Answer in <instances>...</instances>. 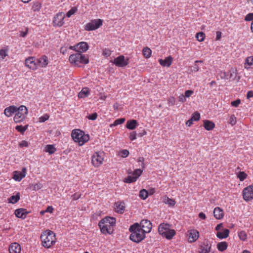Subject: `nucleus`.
Here are the masks:
<instances>
[{
  "mask_svg": "<svg viewBox=\"0 0 253 253\" xmlns=\"http://www.w3.org/2000/svg\"><path fill=\"white\" fill-rule=\"evenodd\" d=\"M102 23L103 20L100 19L92 20L85 25L84 29L86 31L94 30L99 28Z\"/></svg>",
  "mask_w": 253,
  "mask_h": 253,
  "instance_id": "nucleus-8",
  "label": "nucleus"
},
{
  "mask_svg": "<svg viewBox=\"0 0 253 253\" xmlns=\"http://www.w3.org/2000/svg\"><path fill=\"white\" fill-rule=\"evenodd\" d=\"M89 90L87 87L83 88L79 93L78 96L79 98H84L87 97L89 94Z\"/></svg>",
  "mask_w": 253,
  "mask_h": 253,
  "instance_id": "nucleus-31",
  "label": "nucleus"
},
{
  "mask_svg": "<svg viewBox=\"0 0 253 253\" xmlns=\"http://www.w3.org/2000/svg\"><path fill=\"white\" fill-rule=\"evenodd\" d=\"M42 187V184L41 183H38L36 184H33L31 186V188L33 190H38L40 189Z\"/></svg>",
  "mask_w": 253,
  "mask_h": 253,
  "instance_id": "nucleus-47",
  "label": "nucleus"
},
{
  "mask_svg": "<svg viewBox=\"0 0 253 253\" xmlns=\"http://www.w3.org/2000/svg\"><path fill=\"white\" fill-rule=\"evenodd\" d=\"M173 58L171 56L167 57L164 60L160 59L159 60V63L163 67H169L172 62Z\"/></svg>",
  "mask_w": 253,
  "mask_h": 253,
  "instance_id": "nucleus-19",
  "label": "nucleus"
},
{
  "mask_svg": "<svg viewBox=\"0 0 253 253\" xmlns=\"http://www.w3.org/2000/svg\"><path fill=\"white\" fill-rule=\"evenodd\" d=\"M28 213L29 212L27 211L26 209L23 208L17 209L15 211V214L16 217L22 219H25Z\"/></svg>",
  "mask_w": 253,
  "mask_h": 253,
  "instance_id": "nucleus-18",
  "label": "nucleus"
},
{
  "mask_svg": "<svg viewBox=\"0 0 253 253\" xmlns=\"http://www.w3.org/2000/svg\"><path fill=\"white\" fill-rule=\"evenodd\" d=\"M28 127V125H26L24 126L21 125L17 126L15 127V129L18 131L20 132L21 134H24V132L27 129Z\"/></svg>",
  "mask_w": 253,
  "mask_h": 253,
  "instance_id": "nucleus-35",
  "label": "nucleus"
},
{
  "mask_svg": "<svg viewBox=\"0 0 253 253\" xmlns=\"http://www.w3.org/2000/svg\"><path fill=\"white\" fill-rule=\"evenodd\" d=\"M169 104L170 106L174 105L175 104V100L173 97H171L169 100Z\"/></svg>",
  "mask_w": 253,
  "mask_h": 253,
  "instance_id": "nucleus-63",
  "label": "nucleus"
},
{
  "mask_svg": "<svg viewBox=\"0 0 253 253\" xmlns=\"http://www.w3.org/2000/svg\"><path fill=\"white\" fill-rule=\"evenodd\" d=\"M230 231L229 229H225L223 232H218L216 234V236L219 239L226 238L229 236Z\"/></svg>",
  "mask_w": 253,
  "mask_h": 253,
  "instance_id": "nucleus-27",
  "label": "nucleus"
},
{
  "mask_svg": "<svg viewBox=\"0 0 253 253\" xmlns=\"http://www.w3.org/2000/svg\"><path fill=\"white\" fill-rule=\"evenodd\" d=\"M245 20L247 21H253V13H250L248 14L246 16Z\"/></svg>",
  "mask_w": 253,
  "mask_h": 253,
  "instance_id": "nucleus-50",
  "label": "nucleus"
},
{
  "mask_svg": "<svg viewBox=\"0 0 253 253\" xmlns=\"http://www.w3.org/2000/svg\"><path fill=\"white\" fill-rule=\"evenodd\" d=\"M193 93V91L191 90H187L185 91L184 96L186 97H189Z\"/></svg>",
  "mask_w": 253,
  "mask_h": 253,
  "instance_id": "nucleus-57",
  "label": "nucleus"
},
{
  "mask_svg": "<svg viewBox=\"0 0 253 253\" xmlns=\"http://www.w3.org/2000/svg\"><path fill=\"white\" fill-rule=\"evenodd\" d=\"M69 60L71 64L78 67H80L81 64H86L89 62L88 57L82 54L81 52L71 55L69 56Z\"/></svg>",
  "mask_w": 253,
  "mask_h": 253,
  "instance_id": "nucleus-4",
  "label": "nucleus"
},
{
  "mask_svg": "<svg viewBox=\"0 0 253 253\" xmlns=\"http://www.w3.org/2000/svg\"><path fill=\"white\" fill-rule=\"evenodd\" d=\"M142 173V170L140 169H136L133 172V175L135 177H137V179L141 175Z\"/></svg>",
  "mask_w": 253,
  "mask_h": 253,
  "instance_id": "nucleus-46",
  "label": "nucleus"
},
{
  "mask_svg": "<svg viewBox=\"0 0 253 253\" xmlns=\"http://www.w3.org/2000/svg\"><path fill=\"white\" fill-rule=\"evenodd\" d=\"M238 236L241 240L245 241L247 239V235L245 231H241L239 232Z\"/></svg>",
  "mask_w": 253,
  "mask_h": 253,
  "instance_id": "nucleus-43",
  "label": "nucleus"
},
{
  "mask_svg": "<svg viewBox=\"0 0 253 253\" xmlns=\"http://www.w3.org/2000/svg\"><path fill=\"white\" fill-rule=\"evenodd\" d=\"M242 194L244 200L247 202L253 199V184L245 188Z\"/></svg>",
  "mask_w": 253,
  "mask_h": 253,
  "instance_id": "nucleus-9",
  "label": "nucleus"
},
{
  "mask_svg": "<svg viewBox=\"0 0 253 253\" xmlns=\"http://www.w3.org/2000/svg\"><path fill=\"white\" fill-rule=\"evenodd\" d=\"M102 154V153L95 152L92 156L91 161L95 167H98L102 164L103 160Z\"/></svg>",
  "mask_w": 253,
  "mask_h": 253,
  "instance_id": "nucleus-12",
  "label": "nucleus"
},
{
  "mask_svg": "<svg viewBox=\"0 0 253 253\" xmlns=\"http://www.w3.org/2000/svg\"><path fill=\"white\" fill-rule=\"evenodd\" d=\"M49 116L48 115L45 114L39 118V121L42 123L44 122L45 121L49 119Z\"/></svg>",
  "mask_w": 253,
  "mask_h": 253,
  "instance_id": "nucleus-49",
  "label": "nucleus"
},
{
  "mask_svg": "<svg viewBox=\"0 0 253 253\" xmlns=\"http://www.w3.org/2000/svg\"><path fill=\"white\" fill-rule=\"evenodd\" d=\"M203 122V126L207 130H211L213 129L215 126L214 124L212 121L209 120H204Z\"/></svg>",
  "mask_w": 253,
  "mask_h": 253,
  "instance_id": "nucleus-25",
  "label": "nucleus"
},
{
  "mask_svg": "<svg viewBox=\"0 0 253 253\" xmlns=\"http://www.w3.org/2000/svg\"><path fill=\"white\" fill-rule=\"evenodd\" d=\"M77 47H79L78 50V52L82 53V52H85L88 49V45L86 42H81L77 45Z\"/></svg>",
  "mask_w": 253,
  "mask_h": 253,
  "instance_id": "nucleus-24",
  "label": "nucleus"
},
{
  "mask_svg": "<svg viewBox=\"0 0 253 253\" xmlns=\"http://www.w3.org/2000/svg\"><path fill=\"white\" fill-rule=\"evenodd\" d=\"M129 230L131 232L129 239L135 243H138L145 238V233L139 228L138 223L130 226Z\"/></svg>",
  "mask_w": 253,
  "mask_h": 253,
  "instance_id": "nucleus-2",
  "label": "nucleus"
},
{
  "mask_svg": "<svg viewBox=\"0 0 253 253\" xmlns=\"http://www.w3.org/2000/svg\"><path fill=\"white\" fill-rule=\"evenodd\" d=\"M137 180V177H135L134 176H128L127 177L125 178L124 181L126 183H130L135 181Z\"/></svg>",
  "mask_w": 253,
  "mask_h": 253,
  "instance_id": "nucleus-38",
  "label": "nucleus"
},
{
  "mask_svg": "<svg viewBox=\"0 0 253 253\" xmlns=\"http://www.w3.org/2000/svg\"><path fill=\"white\" fill-rule=\"evenodd\" d=\"M199 70V66L197 64V63H195V64L190 67V71L191 72H198Z\"/></svg>",
  "mask_w": 253,
  "mask_h": 253,
  "instance_id": "nucleus-51",
  "label": "nucleus"
},
{
  "mask_svg": "<svg viewBox=\"0 0 253 253\" xmlns=\"http://www.w3.org/2000/svg\"><path fill=\"white\" fill-rule=\"evenodd\" d=\"M139 195L141 199L145 200L148 197V193L146 190L142 189L140 191Z\"/></svg>",
  "mask_w": 253,
  "mask_h": 253,
  "instance_id": "nucleus-37",
  "label": "nucleus"
},
{
  "mask_svg": "<svg viewBox=\"0 0 253 253\" xmlns=\"http://www.w3.org/2000/svg\"><path fill=\"white\" fill-rule=\"evenodd\" d=\"M127 60H125L124 56L121 55L116 58L113 63L118 67H124L128 64Z\"/></svg>",
  "mask_w": 253,
  "mask_h": 253,
  "instance_id": "nucleus-13",
  "label": "nucleus"
},
{
  "mask_svg": "<svg viewBox=\"0 0 253 253\" xmlns=\"http://www.w3.org/2000/svg\"><path fill=\"white\" fill-rule=\"evenodd\" d=\"M169 227V224L164 223H161L158 228L159 234L169 240L171 239L176 233L174 229H170Z\"/></svg>",
  "mask_w": 253,
  "mask_h": 253,
  "instance_id": "nucleus-6",
  "label": "nucleus"
},
{
  "mask_svg": "<svg viewBox=\"0 0 253 253\" xmlns=\"http://www.w3.org/2000/svg\"><path fill=\"white\" fill-rule=\"evenodd\" d=\"M191 119L193 121H199L200 119V113L196 111L194 113V114L192 115Z\"/></svg>",
  "mask_w": 253,
  "mask_h": 253,
  "instance_id": "nucleus-44",
  "label": "nucleus"
},
{
  "mask_svg": "<svg viewBox=\"0 0 253 253\" xmlns=\"http://www.w3.org/2000/svg\"><path fill=\"white\" fill-rule=\"evenodd\" d=\"M253 97V91L252 90L249 91L247 93V97L248 99Z\"/></svg>",
  "mask_w": 253,
  "mask_h": 253,
  "instance_id": "nucleus-64",
  "label": "nucleus"
},
{
  "mask_svg": "<svg viewBox=\"0 0 253 253\" xmlns=\"http://www.w3.org/2000/svg\"><path fill=\"white\" fill-rule=\"evenodd\" d=\"M17 108V107L15 106H10L4 109V114L6 116L9 117L11 116L13 113L16 112Z\"/></svg>",
  "mask_w": 253,
  "mask_h": 253,
  "instance_id": "nucleus-22",
  "label": "nucleus"
},
{
  "mask_svg": "<svg viewBox=\"0 0 253 253\" xmlns=\"http://www.w3.org/2000/svg\"><path fill=\"white\" fill-rule=\"evenodd\" d=\"M138 125V123L135 120H131L127 121L126 124V127L129 129L133 130Z\"/></svg>",
  "mask_w": 253,
  "mask_h": 253,
  "instance_id": "nucleus-26",
  "label": "nucleus"
},
{
  "mask_svg": "<svg viewBox=\"0 0 253 253\" xmlns=\"http://www.w3.org/2000/svg\"><path fill=\"white\" fill-rule=\"evenodd\" d=\"M38 62L42 67H45L48 63V58L45 55L42 56L38 59Z\"/></svg>",
  "mask_w": 253,
  "mask_h": 253,
  "instance_id": "nucleus-28",
  "label": "nucleus"
},
{
  "mask_svg": "<svg viewBox=\"0 0 253 253\" xmlns=\"http://www.w3.org/2000/svg\"><path fill=\"white\" fill-rule=\"evenodd\" d=\"M211 245L208 240H205L201 246L199 253H209Z\"/></svg>",
  "mask_w": 253,
  "mask_h": 253,
  "instance_id": "nucleus-15",
  "label": "nucleus"
},
{
  "mask_svg": "<svg viewBox=\"0 0 253 253\" xmlns=\"http://www.w3.org/2000/svg\"><path fill=\"white\" fill-rule=\"evenodd\" d=\"M116 218L110 216H106L102 219L98 223L102 233L111 234L113 231V226L116 224Z\"/></svg>",
  "mask_w": 253,
  "mask_h": 253,
  "instance_id": "nucleus-1",
  "label": "nucleus"
},
{
  "mask_svg": "<svg viewBox=\"0 0 253 253\" xmlns=\"http://www.w3.org/2000/svg\"><path fill=\"white\" fill-rule=\"evenodd\" d=\"M185 98L186 97L184 95L182 94L178 97V99L179 101L184 102L185 101H186Z\"/></svg>",
  "mask_w": 253,
  "mask_h": 253,
  "instance_id": "nucleus-62",
  "label": "nucleus"
},
{
  "mask_svg": "<svg viewBox=\"0 0 253 253\" xmlns=\"http://www.w3.org/2000/svg\"><path fill=\"white\" fill-rule=\"evenodd\" d=\"M41 8V4L39 2H35L32 7V10L34 11H39Z\"/></svg>",
  "mask_w": 253,
  "mask_h": 253,
  "instance_id": "nucleus-42",
  "label": "nucleus"
},
{
  "mask_svg": "<svg viewBox=\"0 0 253 253\" xmlns=\"http://www.w3.org/2000/svg\"><path fill=\"white\" fill-rule=\"evenodd\" d=\"M28 109L24 105L17 107L16 114L13 118L15 123H20L24 121L27 118Z\"/></svg>",
  "mask_w": 253,
  "mask_h": 253,
  "instance_id": "nucleus-7",
  "label": "nucleus"
},
{
  "mask_svg": "<svg viewBox=\"0 0 253 253\" xmlns=\"http://www.w3.org/2000/svg\"><path fill=\"white\" fill-rule=\"evenodd\" d=\"M20 199V194L18 193L16 195H13L9 199V202L12 204L17 203Z\"/></svg>",
  "mask_w": 253,
  "mask_h": 253,
  "instance_id": "nucleus-32",
  "label": "nucleus"
},
{
  "mask_svg": "<svg viewBox=\"0 0 253 253\" xmlns=\"http://www.w3.org/2000/svg\"><path fill=\"white\" fill-rule=\"evenodd\" d=\"M187 234L188 239L189 242L192 243L196 241L199 237V232L196 230H191L188 231Z\"/></svg>",
  "mask_w": 253,
  "mask_h": 253,
  "instance_id": "nucleus-16",
  "label": "nucleus"
},
{
  "mask_svg": "<svg viewBox=\"0 0 253 253\" xmlns=\"http://www.w3.org/2000/svg\"><path fill=\"white\" fill-rule=\"evenodd\" d=\"M214 216L216 219H220L223 217L224 212L219 207H216L213 211Z\"/></svg>",
  "mask_w": 253,
  "mask_h": 253,
  "instance_id": "nucleus-23",
  "label": "nucleus"
},
{
  "mask_svg": "<svg viewBox=\"0 0 253 253\" xmlns=\"http://www.w3.org/2000/svg\"><path fill=\"white\" fill-rule=\"evenodd\" d=\"M97 114L96 113H94L93 114H92L91 115H90L89 116H88L87 117V118L89 119V120H95L96 119L97 117Z\"/></svg>",
  "mask_w": 253,
  "mask_h": 253,
  "instance_id": "nucleus-53",
  "label": "nucleus"
},
{
  "mask_svg": "<svg viewBox=\"0 0 253 253\" xmlns=\"http://www.w3.org/2000/svg\"><path fill=\"white\" fill-rule=\"evenodd\" d=\"M7 56L6 50L4 49L0 50V58L4 59V57Z\"/></svg>",
  "mask_w": 253,
  "mask_h": 253,
  "instance_id": "nucleus-55",
  "label": "nucleus"
},
{
  "mask_svg": "<svg viewBox=\"0 0 253 253\" xmlns=\"http://www.w3.org/2000/svg\"><path fill=\"white\" fill-rule=\"evenodd\" d=\"M19 146L21 147H27L28 146V143L27 141H26L25 140H23L20 143Z\"/></svg>",
  "mask_w": 253,
  "mask_h": 253,
  "instance_id": "nucleus-60",
  "label": "nucleus"
},
{
  "mask_svg": "<svg viewBox=\"0 0 253 253\" xmlns=\"http://www.w3.org/2000/svg\"><path fill=\"white\" fill-rule=\"evenodd\" d=\"M65 18L64 14L63 12H59L56 14L53 20V25L54 26L61 27L64 23Z\"/></svg>",
  "mask_w": 253,
  "mask_h": 253,
  "instance_id": "nucleus-11",
  "label": "nucleus"
},
{
  "mask_svg": "<svg viewBox=\"0 0 253 253\" xmlns=\"http://www.w3.org/2000/svg\"><path fill=\"white\" fill-rule=\"evenodd\" d=\"M10 253H20L21 252V246L17 243H12L9 247Z\"/></svg>",
  "mask_w": 253,
  "mask_h": 253,
  "instance_id": "nucleus-21",
  "label": "nucleus"
},
{
  "mask_svg": "<svg viewBox=\"0 0 253 253\" xmlns=\"http://www.w3.org/2000/svg\"><path fill=\"white\" fill-rule=\"evenodd\" d=\"M163 202L171 206H174L175 204V201L174 199L169 198L168 197H164Z\"/></svg>",
  "mask_w": 253,
  "mask_h": 253,
  "instance_id": "nucleus-34",
  "label": "nucleus"
},
{
  "mask_svg": "<svg viewBox=\"0 0 253 253\" xmlns=\"http://www.w3.org/2000/svg\"><path fill=\"white\" fill-rule=\"evenodd\" d=\"M25 66L32 70H36L37 68V64L35 62V58L29 57L25 60Z\"/></svg>",
  "mask_w": 253,
  "mask_h": 253,
  "instance_id": "nucleus-14",
  "label": "nucleus"
},
{
  "mask_svg": "<svg viewBox=\"0 0 253 253\" xmlns=\"http://www.w3.org/2000/svg\"><path fill=\"white\" fill-rule=\"evenodd\" d=\"M228 244L226 242H221L217 244V248L220 252H223L227 248Z\"/></svg>",
  "mask_w": 253,
  "mask_h": 253,
  "instance_id": "nucleus-29",
  "label": "nucleus"
},
{
  "mask_svg": "<svg viewBox=\"0 0 253 253\" xmlns=\"http://www.w3.org/2000/svg\"><path fill=\"white\" fill-rule=\"evenodd\" d=\"M229 123L232 125V126H233L235 125L236 123V118L234 117V115H232L229 120Z\"/></svg>",
  "mask_w": 253,
  "mask_h": 253,
  "instance_id": "nucleus-54",
  "label": "nucleus"
},
{
  "mask_svg": "<svg viewBox=\"0 0 253 253\" xmlns=\"http://www.w3.org/2000/svg\"><path fill=\"white\" fill-rule=\"evenodd\" d=\"M144 159L143 157H139L138 159V162L141 163V164L140 165V166L142 167V168H144Z\"/></svg>",
  "mask_w": 253,
  "mask_h": 253,
  "instance_id": "nucleus-59",
  "label": "nucleus"
},
{
  "mask_svg": "<svg viewBox=\"0 0 253 253\" xmlns=\"http://www.w3.org/2000/svg\"><path fill=\"white\" fill-rule=\"evenodd\" d=\"M196 38L199 42H202L205 38V34L203 32H199L196 34Z\"/></svg>",
  "mask_w": 253,
  "mask_h": 253,
  "instance_id": "nucleus-41",
  "label": "nucleus"
},
{
  "mask_svg": "<svg viewBox=\"0 0 253 253\" xmlns=\"http://www.w3.org/2000/svg\"><path fill=\"white\" fill-rule=\"evenodd\" d=\"M247 176V174L244 171H240L238 175V178L241 181L244 180L246 178Z\"/></svg>",
  "mask_w": 253,
  "mask_h": 253,
  "instance_id": "nucleus-45",
  "label": "nucleus"
},
{
  "mask_svg": "<svg viewBox=\"0 0 253 253\" xmlns=\"http://www.w3.org/2000/svg\"><path fill=\"white\" fill-rule=\"evenodd\" d=\"M44 151L51 155L56 151V149L53 145H47L45 147Z\"/></svg>",
  "mask_w": 253,
  "mask_h": 253,
  "instance_id": "nucleus-30",
  "label": "nucleus"
},
{
  "mask_svg": "<svg viewBox=\"0 0 253 253\" xmlns=\"http://www.w3.org/2000/svg\"><path fill=\"white\" fill-rule=\"evenodd\" d=\"M72 137L73 140L75 142H78L80 146L88 141L89 139L88 134H85L83 131L79 129H74L72 131Z\"/></svg>",
  "mask_w": 253,
  "mask_h": 253,
  "instance_id": "nucleus-5",
  "label": "nucleus"
},
{
  "mask_svg": "<svg viewBox=\"0 0 253 253\" xmlns=\"http://www.w3.org/2000/svg\"><path fill=\"white\" fill-rule=\"evenodd\" d=\"M78 10L76 7H72L66 13V16L67 17H70L72 15L75 14Z\"/></svg>",
  "mask_w": 253,
  "mask_h": 253,
  "instance_id": "nucleus-39",
  "label": "nucleus"
},
{
  "mask_svg": "<svg viewBox=\"0 0 253 253\" xmlns=\"http://www.w3.org/2000/svg\"><path fill=\"white\" fill-rule=\"evenodd\" d=\"M26 169L23 168L21 172L15 171L13 172V178L16 181H20L24 178L26 175Z\"/></svg>",
  "mask_w": 253,
  "mask_h": 253,
  "instance_id": "nucleus-17",
  "label": "nucleus"
},
{
  "mask_svg": "<svg viewBox=\"0 0 253 253\" xmlns=\"http://www.w3.org/2000/svg\"><path fill=\"white\" fill-rule=\"evenodd\" d=\"M115 211L119 213H123L125 209V203L123 202H118L115 203Z\"/></svg>",
  "mask_w": 253,
  "mask_h": 253,
  "instance_id": "nucleus-20",
  "label": "nucleus"
},
{
  "mask_svg": "<svg viewBox=\"0 0 253 253\" xmlns=\"http://www.w3.org/2000/svg\"><path fill=\"white\" fill-rule=\"evenodd\" d=\"M81 194L79 193H75L72 196L73 200H77L81 197Z\"/></svg>",
  "mask_w": 253,
  "mask_h": 253,
  "instance_id": "nucleus-58",
  "label": "nucleus"
},
{
  "mask_svg": "<svg viewBox=\"0 0 253 253\" xmlns=\"http://www.w3.org/2000/svg\"><path fill=\"white\" fill-rule=\"evenodd\" d=\"M103 54L104 55L107 56H109L110 55V54H111V51L108 49H105L103 50Z\"/></svg>",
  "mask_w": 253,
  "mask_h": 253,
  "instance_id": "nucleus-61",
  "label": "nucleus"
},
{
  "mask_svg": "<svg viewBox=\"0 0 253 253\" xmlns=\"http://www.w3.org/2000/svg\"><path fill=\"white\" fill-rule=\"evenodd\" d=\"M42 245L45 248H50L55 243V234L51 231H46L41 236Z\"/></svg>",
  "mask_w": 253,
  "mask_h": 253,
  "instance_id": "nucleus-3",
  "label": "nucleus"
},
{
  "mask_svg": "<svg viewBox=\"0 0 253 253\" xmlns=\"http://www.w3.org/2000/svg\"><path fill=\"white\" fill-rule=\"evenodd\" d=\"M241 103V100L240 99H237L234 101H232L231 104L232 106L237 107L239 106V105Z\"/></svg>",
  "mask_w": 253,
  "mask_h": 253,
  "instance_id": "nucleus-52",
  "label": "nucleus"
},
{
  "mask_svg": "<svg viewBox=\"0 0 253 253\" xmlns=\"http://www.w3.org/2000/svg\"><path fill=\"white\" fill-rule=\"evenodd\" d=\"M125 118L118 119L116 120L115 121V122H114V123L113 124L111 125L110 126L111 127L117 126L118 125H120V124H123V123L125 122Z\"/></svg>",
  "mask_w": 253,
  "mask_h": 253,
  "instance_id": "nucleus-40",
  "label": "nucleus"
},
{
  "mask_svg": "<svg viewBox=\"0 0 253 253\" xmlns=\"http://www.w3.org/2000/svg\"><path fill=\"white\" fill-rule=\"evenodd\" d=\"M136 133L135 131H133L132 132L130 133V135H129V139L131 140H134L136 139Z\"/></svg>",
  "mask_w": 253,
  "mask_h": 253,
  "instance_id": "nucleus-56",
  "label": "nucleus"
},
{
  "mask_svg": "<svg viewBox=\"0 0 253 253\" xmlns=\"http://www.w3.org/2000/svg\"><path fill=\"white\" fill-rule=\"evenodd\" d=\"M129 151L127 150H123L120 151V155L122 157L126 158L129 155Z\"/></svg>",
  "mask_w": 253,
  "mask_h": 253,
  "instance_id": "nucleus-48",
  "label": "nucleus"
},
{
  "mask_svg": "<svg viewBox=\"0 0 253 253\" xmlns=\"http://www.w3.org/2000/svg\"><path fill=\"white\" fill-rule=\"evenodd\" d=\"M253 65V56L248 57L246 59L245 63V68L248 69V65L251 66Z\"/></svg>",
  "mask_w": 253,
  "mask_h": 253,
  "instance_id": "nucleus-36",
  "label": "nucleus"
},
{
  "mask_svg": "<svg viewBox=\"0 0 253 253\" xmlns=\"http://www.w3.org/2000/svg\"><path fill=\"white\" fill-rule=\"evenodd\" d=\"M152 227V223L147 219H142L139 224V228L145 234L149 233Z\"/></svg>",
  "mask_w": 253,
  "mask_h": 253,
  "instance_id": "nucleus-10",
  "label": "nucleus"
},
{
  "mask_svg": "<svg viewBox=\"0 0 253 253\" xmlns=\"http://www.w3.org/2000/svg\"><path fill=\"white\" fill-rule=\"evenodd\" d=\"M142 52L144 56L146 58H148L151 56L152 51L150 48L146 47L143 49Z\"/></svg>",
  "mask_w": 253,
  "mask_h": 253,
  "instance_id": "nucleus-33",
  "label": "nucleus"
}]
</instances>
